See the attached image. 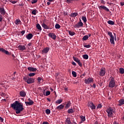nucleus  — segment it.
Here are the masks:
<instances>
[{
    "instance_id": "47",
    "label": "nucleus",
    "mask_w": 124,
    "mask_h": 124,
    "mask_svg": "<svg viewBox=\"0 0 124 124\" xmlns=\"http://www.w3.org/2000/svg\"><path fill=\"white\" fill-rule=\"evenodd\" d=\"M74 0H65V2H67V3H70L71 1H73Z\"/></svg>"
},
{
    "instance_id": "28",
    "label": "nucleus",
    "mask_w": 124,
    "mask_h": 124,
    "mask_svg": "<svg viewBox=\"0 0 124 124\" xmlns=\"http://www.w3.org/2000/svg\"><path fill=\"white\" fill-rule=\"evenodd\" d=\"M36 28L39 31H42V28H41V26H40V24H39V23L37 24Z\"/></svg>"
},
{
    "instance_id": "17",
    "label": "nucleus",
    "mask_w": 124,
    "mask_h": 124,
    "mask_svg": "<svg viewBox=\"0 0 124 124\" xmlns=\"http://www.w3.org/2000/svg\"><path fill=\"white\" fill-rule=\"evenodd\" d=\"M84 24L83 23V22H78V23H77V24H76L74 26L75 28H80V27H83Z\"/></svg>"
},
{
    "instance_id": "50",
    "label": "nucleus",
    "mask_w": 124,
    "mask_h": 124,
    "mask_svg": "<svg viewBox=\"0 0 124 124\" xmlns=\"http://www.w3.org/2000/svg\"><path fill=\"white\" fill-rule=\"evenodd\" d=\"M10 2H11L13 4H15V3H16L17 1H12L11 0H10Z\"/></svg>"
},
{
    "instance_id": "10",
    "label": "nucleus",
    "mask_w": 124,
    "mask_h": 124,
    "mask_svg": "<svg viewBox=\"0 0 124 124\" xmlns=\"http://www.w3.org/2000/svg\"><path fill=\"white\" fill-rule=\"evenodd\" d=\"M28 101L29 102H25V104L26 106H31L32 105L33 103H34V102H33V101L31 100V98L28 99Z\"/></svg>"
},
{
    "instance_id": "64",
    "label": "nucleus",
    "mask_w": 124,
    "mask_h": 124,
    "mask_svg": "<svg viewBox=\"0 0 124 124\" xmlns=\"http://www.w3.org/2000/svg\"><path fill=\"white\" fill-rule=\"evenodd\" d=\"M28 46H31V43H30L29 44H28Z\"/></svg>"
},
{
    "instance_id": "20",
    "label": "nucleus",
    "mask_w": 124,
    "mask_h": 124,
    "mask_svg": "<svg viewBox=\"0 0 124 124\" xmlns=\"http://www.w3.org/2000/svg\"><path fill=\"white\" fill-rule=\"evenodd\" d=\"M18 47V49L20 51H24V50H26V49H27V47H26L25 46L19 45Z\"/></svg>"
},
{
    "instance_id": "60",
    "label": "nucleus",
    "mask_w": 124,
    "mask_h": 124,
    "mask_svg": "<svg viewBox=\"0 0 124 124\" xmlns=\"http://www.w3.org/2000/svg\"><path fill=\"white\" fill-rule=\"evenodd\" d=\"M43 124H49V123H48L47 122H44L43 123Z\"/></svg>"
},
{
    "instance_id": "62",
    "label": "nucleus",
    "mask_w": 124,
    "mask_h": 124,
    "mask_svg": "<svg viewBox=\"0 0 124 124\" xmlns=\"http://www.w3.org/2000/svg\"><path fill=\"white\" fill-rule=\"evenodd\" d=\"M113 124H119V123H118L117 122L115 121L113 122Z\"/></svg>"
},
{
    "instance_id": "51",
    "label": "nucleus",
    "mask_w": 124,
    "mask_h": 124,
    "mask_svg": "<svg viewBox=\"0 0 124 124\" xmlns=\"http://www.w3.org/2000/svg\"><path fill=\"white\" fill-rule=\"evenodd\" d=\"M25 32H26V31H25V30L22 31L20 32V33H21L22 35H24V34H25Z\"/></svg>"
},
{
    "instance_id": "63",
    "label": "nucleus",
    "mask_w": 124,
    "mask_h": 124,
    "mask_svg": "<svg viewBox=\"0 0 124 124\" xmlns=\"http://www.w3.org/2000/svg\"><path fill=\"white\" fill-rule=\"evenodd\" d=\"M47 5H49V4H51V2H50V1L49 2H47Z\"/></svg>"
},
{
    "instance_id": "49",
    "label": "nucleus",
    "mask_w": 124,
    "mask_h": 124,
    "mask_svg": "<svg viewBox=\"0 0 124 124\" xmlns=\"http://www.w3.org/2000/svg\"><path fill=\"white\" fill-rule=\"evenodd\" d=\"M31 2L32 4H33V3H36V2H37V0H32Z\"/></svg>"
},
{
    "instance_id": "8",
    "label": "nucleus",
    "mask_w": 124,
    "mask_h": 124,
    "mask_svg": "<svg viewBox=\"0 0 124 124\" xmlns=\"http://www.w3.org/2000/svg\"><path fill=\"white\" fill-rule=\"evenodd\" d=\"M85 83L87 85L89 84H91V83H93V79L92 78H89L88 79H86L84 80Z\"/></svg>"
},
{
    "instance_id": "29",
    "label": "nucleus",
    "mask_w": 124,
    "mask_h": 124,
    "mask_svg": "<svg viewBox=\"0 0 124 124\" xmlns=\"http://www.w3.org/2000/svg\"><path fill=\"white\" fill-rule=\"evenodd\" d=\"M70 16L71 17H76V16H78V14L77 13H73L72 14H71Z\"/></svg>"
},
{
    "instance_id": "14",
    "label": "nucleus",
    "mask_w": 124,
    "mask_h": 124,
    "mask_svg": "<svg viewBox=\"0 0 124 124\" xmlns=\"http://www.w3.org/2000/svg\"><path fill=\"white\" fill-rule=\"evenodd\" d=\"M98 7L100 9H103L104 10H105V11H107V12H109L110 11V10H109L108 8H107L105 6L101 5L99 6Z\"/></svg>"
},
{
    "instance_id": "1",
    "label": "nucleus",
    "mask_w": 124,
    "mask_h": 124,
    "mask_svg": "<svg viewBox=\"0 0 124 124\" xmlns=\"http://www.w3.org/2000/svg\"><path fill=\"white\" fill-rule=\"evenodd\" d=\"M11 107L14 110H15L16 114H20L21 112L24 110L23 104L18 101H16L14 103L11 104Z\"/></svg>"
},
{
    "instance_id": "59",
    "label": "nucleus",
    "mask_w": 124,
    "mask_h": 124,
    "mask_svg": "<svg viewBox=\"0 0 124 124\" xmlns=\"http://www.w3.org/2000/svg\"><path fill=\"white\" fill-rule=\"evenodd\" d=\"M72 64H73V65H76V63L74 62H73Z\"/></svg>"
},
{
    "instance_id": "9",
    "label": "nucleus",
    "mask_w": 124,
    "mask_h": 124,
    "mask_svg": "<svg viewBox=\"0 0 124 124\" xmlns=\"http://www.w3.org/2000/svg\"><path fill=\"white\" fill-rule=\"evenodd\" d=\"M105 73H106L105 68H101L100 71H99L100 76H104V75H105Z\"/></svg>"
},
{
    "instance_id": "55",
    "label": "nucleus",
    "mask_w": 124,
    "mask_h": 124,
    "mask_svg": "<svg viewBox=\"0 0 124 124\" xmlns=\"http://www.w3.org/2000/svg\"><path fill=\"white\" fill-rule=\"evenodd\" d=\"M101 3H102L103 4H105V1L104 0H101Z\"/></svg>"
},
{
    "instance_id": "27",
    "label": "nucleus",
    "mask_w": 124,
    "mask_h": 124,
    "mask_svg": "<svg viewBox=\"0 0 124 124\" xmlns=\"http://www.w3.org/2000/svg\"><path fill=\"white\" fill-rule=\"evenodd\" d=\"M71 105V103L70 102V101H68L67 103L66 104L65 108H66L67 109L69 108V107H70Z\"/></svg>"
},
{
    "instance_id": "56",
    "label": "nucleus",
    "mask_w": 124,
    "mask_h": 124,
    "mask_svg": "<svg viewBox=\"0 0 124 124\" xmlns=\"http://www.w3.org/2000/svg\"><path fill=\"white\" fill-rule=\"evenodd\" d=\"M64 91H65V92H68V88H64Z\"/></svg>"
},
{
    "instance_id": "24",
    "label": "nucleus",
    "mask_w": 124,
    "mask_h": 124,
    "mask_svg": "<svg viewBox=\"0 0 124 124\" xmlns=\"http://www.w3.org/2000/svg\"><path fill=\"white\" fill-rule=\"evenodd\" d=\"M65 124H72L71 121H70V118H67L65 121Z\"/></svg>"
},
{
    "instance_id": "16",
    "label": "nucleus",
    "mask_w": 124,
    "mask_h": 124,
    "mask_svg": "<svg viewBox=\"0 0 124 124\" xmlns=\"http://www.w3.org/2000/svg\"><path fill=\"white\" fill-rule=\"evenodd\" d=\"M28 70H29V71H30L31 72H35V71L37 70V68H33L32 67H28Z\"/></svg>"
},
{
    "instance_id": "5",
    "label": "nucleus",
    "mask_w": 124,
    "mask_h": 124,
    "mask_svg": "<svg viewBox=\"0 0 124 124\" xmlns=\"http://www.w3.org/2000/svg\"><path fill=\"white\" fill-rule=\"evenodd\" d=\"M116 85V81L115 80V78H114L112 77H110L109 78V82L108 87L109 88H114Z\"/></svg>"
},
{
    "instance_id": "18",
    "label": "nucleus",
    "mask_w": 124,
    "mask_h": 124,
    "mask_svg": "<svg viewBox=\"0 0 124 124\" xmlns=\"http://www.w3.org/2000/svg\"><path fill=\"white\" fill-rule=\"evenodd\" d=\"M50 50V47H46L43 49V50L42 51V53L44 54H47L49 52V50Z\"/></svg>"
},
{
    "instance_id": "23",
    "label": "nucleus",
    "mask_w": 124,
    "mask_h": 124,
    "mask_svg": "<svg viewBox=\"0 0 124 124\" xmlns=\"http://www.w3.org/2000/svg\"><path fill=\"white\" fill-rule=\"evenodd\" d=\"M119 106H122V105H124V99H122L119 101Z\"/></svg>"
},
{
    "instance_id": "42",
    "label": "nucleus",
    "mask_w": 124,
    "mask_h": 124,
    "mask_svg": "<svg viewBox=\"0 0 124 124\" xmlns=\"http://www.w3.org/2000/svg\"><path fill=\"white\" fill-rule=\"evenodd\" d=\"M34 75H35V73H30L29 74L28 76H29V77H32L34 76Z\"/></svg>"
},
{
    "instance_id": "46",
    "label": "nucleus",
    "mask_w": 124,
    "mask_h": 124,
    "mask_svg": "<svg viewBox=\"0 0 124 124\" xmlns=\"http://www.w3.org/2000/svg\"><path fill=\"white\" fill-rule=\"evenodd\" d=\"M84 47L85 48H91V45H84Z\"/></svg>"
},
{
    "instance_id": "57",
    "label": "nucleus",
    "mask_w": 124,
    "mask_h": 124,
    "mask_svg": "<svg viewBox=\"0 0 124 124\" xmlns=\"http://www.w3.org/2000/svg\"><path fill=\"white\" fill-rule=\"evenodd\" d=\"M120 4H121V6H123V5H124V2H121L120 3Z\"/></svg>"
},
{
    "instance_id": "61",
    "label": "nucleus",
    "mask_w": 124,
    "mask_h": 124,
    "mask_svg": "<svg viewBox=\"0 0 124 124\" xmlns=\"http://www.w3.org/2000/svg\"><path fill=\"white\" fill-rule=\"evenodd\" d=\"M92 87H93V88H94V89H95V87H96L95 84H93Z\"/></svg>"
},
{
    "instance_id": "52",
    "label": "nucleus",
    "mask_w": 124,
    "mask_h": 124,
    "mask_svg": "<svg viewBox=\"0 0 124 124\" xmlns=\"http://www.w3.org/2000/svg\"><path fill=\"white\" fill-rule=\"evenodd\" d=\"M2 16H1V15L0 14V22H2Z\"/></svg>"
},
{
    "instance_id": "22",
    "label": "nucleus",
    "mask_w": 124,
    "mask_h": 124,
    "mask_svg": "<svg viewBox=\"0 0 124 124\" xmlns=\"http://www.w3.org/2000/svg\"><path fill=\"white\" fill-rule=\"evenodd\" d=\"M0 13L2 15H5V10H4V8H0Z\"/></svg>"
},
{
    "instance_id": "26",
    "label": "nucleus",
    "mask_w": 124,
    "mask_h": 124,
    "mask_svg": "<svg viewBox=\"0 0 124 124\" xmlns=\"http://www.w3.org/2000/svg\"><path fill=\"white\" fill-rule=\"evenodd\" d=\"M37 81H38V84H40L41 82H43V79L40 77H38L37 78Z\"/></svg>"
},
{
    "instance_id": "7",
    "label": "nucleus",
    "mask_w": 124,
    "mask_h": 124,
    "mask_svg": "<svg viewBox=\"0 0 124 124\" xmlns=\"http://www.w3.org/2000/svg\"><path fill=\"white\" fill-rule=\"evenodd\" d=\"M73 59L74 61H75V62H77V63H78V64L79 66H80V67L83 66V64H82L81 62H80V60H79V59H78V58H76L74 56L73 57Z\"/></svg>"
},
{
    "instance_id": "54",
    "label": "nucleus",
    "mask_w": 124,
    "mask_h": 124,
    "mask_svg": "<svg viewBox=\"0 0 124 124\" xmlns=\"http://www.w3.org/2000/svg\"><path fill=\"white\" fill-rule=\"evenodd\" d=\"M0 121L1 123L3 122V118H2L1 117H0Z\"/></svg>"
},
{
    "instance_id": "33",
    "label": "nucleus",
    "mask_w": 124,
    "mask_h": 124,
    "mask_svg": "<svg viewBox=\"0 0 124 124\" xmlns=\"http://www.w3.org/2000/svg\"><path fill=\"white\" fill-rule=\"evenodd\" d=\"M108 25H115V22L112 21V20H108Z\"/></svg>"
},
{
    "instance_id": "58",
    "label": "nucleus",
    "mask_w": 124,
    "mask_h": 124,
    "mask_svg": "<svg viewBox=\"0 0 124 124\" xmlns=\"http://www.w3.org/2000/svg\"><path fill=\"white\" fill-rule=\"evenodd\" d=\"M83 76H86V73H84L81 76V77H83Z\"/></svg>"
},
{
    "instance_id": "43",
    "label": "nucleus",
    "mask_w": 124,
    "mask_h": 124,
    "mask_svg": "<svg viewBox=\"0 0 124 124\" xmlns=\"http://www.w3.org/2000/svg\"><path fill=\"white\" fill-rule=\"evenodd\" d=\"M55 29H61V25L59 24H56L55 25Z\"/></svg>"
},
{
    "instance_id": "6",
    "label": "nucleus",
    "mask_w": 124,
    "mask_h": 124,
    "mask_svg": "<svg viewBox=\"0 0 124 124\" xmlns=\"http://www.w3.org/2000/svg\"><path fill=\"white\" fill-rule=\"evenodd\" d=\"M52 24H50L49 26H47V25L45 24V23H43L42 26L45 29V30H52L53 29V25Z\"/></svg>"
},
{
    "instance_id": "45",
    "label": "nucleus",
    "mask_w": 124,
    "mask_h": 124,
    "mask_svg": "<svg viewBox=\"0 0 124 124\" xmlns=\"http://www.w3.org/2000/svg\"><path fill=\"white\" fill-rule=\"evenodd\" d=\"M50 93H51V92L50 91H47L46 92V96H48V95H50Z\"/></svg>"
},
{
    "instance_id": "3",
    "label": "nucleus",
    "mask_w": 124,
    "mask_h": 124,
    "mask_svg": "<svg viewBox=\"0 0 124 124\" xmlns=\"http://www.w3.org/2000/svg\"><path fill=\"white\" fill-rule=\"evenodd\" d=\"M106 111L108 113V118H112L114 115V113H115V110L111 107L107 108Z\"/></svg>"
},
{
    "instance_id": "12",
    "label": "nucleus",
    "mask_w": 124,
    "mask_h": 124,
    "mask_svg": "<svg viewBox=\"0 0 124 124\" xmlns=\"http://www.w3.org/2000/svg\"><path fill=\"white\" fill-rule=\"evenodd\" d=\"M48 36L49 37H51L52 39L54 40H56V38H57V36H56V34L54 33H48Z\"/></svg>"
},
{
    "instance_id": "15",
    "label": "nucleus",
    "mask_w": 124,
    "mask_h": 124,
    "mask_svg": "<svg viewBox=\"0 0 124 124\" xmlns=\"http://www.w3.org/2000/svg\"><path fill=\"white\" fill-rule=\"evenodd\" d=\"M0 52H2V53H4L6 55H10V53L9 52L3 48H0Z\"/></svg>"
},
{
    "instance_id": "13",
    "label": "nucleus",
    "mask_w": 124,
    "mask_h": 124,
    "mask_svg": "<svg viewBox=\"0 0 124 124\" xmlns=\"http://www.w3.org/2000/svg\"><path fill=\"white\" fill-rule=\"evenodd\" d=\"M98 7L100 9H103L104 10H105V11H107V12H109L110 11V10H109L108 8H107L105 6L101 5L99 6Z\"/></svg>"
},
{
    "instance_id": "32",
    "label": "nucleus",
    "mask_w": 124,
    "mask_h": 124,
    "mask_svg": "<svg viewBox=\"0 0 124 124\" xmlns=\"http://www.w3.org/2000/svg\"><path fill=\"white\" fill-rule=\"evenodd\" d=\"M16 25H20V23H21V20L20 19H17L15 21Z\"/></svg>"
},
{
    "instance_id": "37",
    "label": "nucleus",
    "mask_w": 124,
    "mask_h": 124,
    "mask_svg": "<svg viewBox=\"0 0 124 124\" xmlns=\"http://www.w3.org/2000/svg\"><path fill=\"white\" fill-rule=\"evenodd\" d=\"M83 58L84 60H88L89 59V55L88 54H84L83 55Z\"/></svg>"
},
{
    "instance_id": "40",
    "label": "nucleus",
    "mask_w": 124,
    "mask_h": 124,
    "mask_svg": "<svg viewBox=\"0 0 124 124\" xmlns=\"http://www.w3.org/2000/svg\"><path fill=\"white\" fill-rule=\"evenodd\" d=\"M82 20H83L84 23H86L87 22V18L86 16H82L81 17Z\"/></svg>"
},
{
    "instance_id": "31",
    "label": "nucleus",
    "mask_w": 124,
    "mask_h": 124,
    "mask_svg": "<svg viewBox=\"0 0 124 124\" xmlns=\"http://www.w3.org/2000/svg\"><path fill=\"white\" fill-rule=\"evenodd\" d=\"M80 119H81V121L82 122V123H83V122H85V121H86V117L84 116H80Z\"/></svg>"
},
{
    "instance_id": "36",
    "label": "nucleus",
    "mask_w": 124,
    "mask_h": 124,
    "mask_svg": "<svg viewBox=\"0 0 124 124\" xmlns=\"http://www.w3.org/2000/svg\"><path fill=\"white\" fill-rule=\"evenodd\" d=\"M88 38H89V36L86 35L83 36V37L82 38V40H84V41H86V40H87Z\"/></svg>"
},
{
    "instance_id": "39",
    "label": "nucleus",
    "mask_w": 124,
    "mask_h": 124,
    "mask_svg": "<svg viewBox=\"0 0 124 124\" xmlns=\"http://www.w3.org/2000/svg\"><path fill=\"white\" fill-rule=\"evenodd\" d=\"M72 74L73 77H75V78L77 77V73L75 71H72Z\"/></svg>"
},
{
    "instance_id": "53",
    "label": "nucleus",
    "mask_w": 124,
    "mask_h": 124,
    "mask_svg": "<svg viewBox=\"0 0 124 124\" xmlns=\"http://www.w3.org/2000/svg\"><path fill=\"white\" fill-rule=\"evenodd\" d=\"M5 95H6V94L3 93H1V96H5Z\"/></svg>"
},
{
    "instance_id": "19",
    "label": "nucleus",
    "mask_w": 124,
    "mask_h": 124,
    "mask_svg": "<svg viewBox=\"0 0 124 124\" xmlns=\"http://www.w3.org/2000/svg\"><path fill=\"white\" fill-rule=\"evenodd\" d=\"M32 37H33V35L31 33L26 35V38L27 39H28V40H30V39H31Z\"/></svg>"
},
{
    "instance_id": "11",
    "label": "nucleus",
    "mask_w": 124,
    "mask_h": 124,
    "mask_svg": "<svg viewBox=\"0 0 124 124\" xmlns=\"http://www.w3.org/2000/svg\"><path fill=\"white\" fill-rule=\"evenodd\" d=\"M88 107H89L91 109L95 110L96 107L93 104V103L90 102L88 103Z\"/></svg>"
},
{
    "instance_id": "48",
    "label": "nucleus",
    "mask_w": 124,
    "mask_h": 124,
    "mask_svg": "<svg viewBox=\"0 0 124 124\" xmlns=\"http://www.w3.org/2000/svg\"><path fill=\"white\" fill-rule=\"evenodd\" d=\"M32 14H33V15H36V10H34L32 11Z\"/></svg>"
},
{
    "instance_id": "25",
    "label": "nucleus",
    "mask_w": 124,
    "mask_h": 124,
    "mask_svg": "<svg viewBox=\"0 0 124 124\" xmlns=\"http://www.w3.org/2000/svg\"><path fill=\"white\" fill-rule=\"evenodd\" d=\"M64 107V105H60V106L56 107V109L57 110H62V109H63V108Z\"/></svg>"
},
{
    "instance_id": "4",
    "label": "nucleus",
    "mask_w": 124,
    "mask_h": 124,
    "mask_svg": "<svg viewBox=\"0 0 124 124\" xmlns=\"http://www.w3.org/2000/svg\"><path fill=\"white\" fill-rule=\"evenodd\" d=\"M23 80L27 84H32L34 83V78H29V76H24L23 77Z\"/></svg>"
},
{
    "instance_id": "30",
    "label": "nucleus",
    "mask_w": 124,
    "mask_h": 124,
    "mask_svg": "<svg viewBox=\"0 0 124 124\" xmlns=\"http://www.w3.org/2000/svg\"><path fill=\"white\" fill-rule=\"evenodd\" d=\"M68 32H69V34L71 35V36H73V35H75V34H76L75 32L73 31H68Z\"/></svg>"
},
{
    "instance_id": "44",
    "label": "nucleus",
    "mask_w": 124,
    "mask_h": 124,
    "mask_svg": "<svg viewBox=\"0 0 124 124\" xmlns=\"http://www.w3.org/2000/svg\"><path fill=\"white\" fill-rule=\"evenodd\" d=\"M101 108H102V105H101V104H98L96 107L97 109H100Z\"/></svg>"
},
{
    "instance_id": "21",
    "label": "nucleus",
    "mask_w": 124,
    "mask_h": 124,
    "mask_svg": "<svg viewBox=\"0 0 124 124\" xmlns=\"http://www.w3.org/2000/svg\"><path fill=\"white\" fill-rule=\"evenodd\" d=\"M19 95L21 96V97H25L27 95V93L24 91H22L20 92Z\"/></svg>"
},
{
    "instance_id": "34",
    "label": "nucleus",
    "mask_w": 124,
    "mask_h": 124,
    "mask_svg": "<svg viewBox=\"0 0 124 124\" xmlns=\"http://www.w3.org/2000/svg\"><path fill=\"white\" fill-rule=\"evenodd\" d=\"M67 112L68 114H72L73 113H74V111H73V109L70 108L68 110Z\"/></svg>"
},
{
    "instance_id": "2",
    "label": "nucleus",
    "mask_w": 124,
    "mask_h": 124,
    "mask_svg": "<svg viewBox=\"0 0 124 124\" xmlns=\"http://www.w3.org/2000/svg\"><path fill=\"white\" fill-rule=\"evenodd\" d=\"M108 35L110 37L109 39V41L111 43V44H113V45H115V41H114V40L116 41L117 40V37L115 33H114V35L115 36V38L114 37V36H113V34H112L111 31H108Z\"/></svg>"
},
{
    "instance_id": "35",
    "label": "nucleus",
    "mask_w": 124,
    "mask_h": 124,
    "mask_svg": "<svg viewBox=\"0 0 124 124\" xmlns=\"http://www.w3.org/2000/svg\"><path fill=\"white\" fill-rule=\"evenodd\" d=\"M120 74H124V68H120L119 69Z\"/></svg>"
},
{
    "instance_id": "41",
    "label": "nucleus",
    "mask_w": 124,
    "mask_h": 124,
    "mask_svg": "<svg viewBox=\"0 0 124 124\" xmlns=\"http://www.w3.org/2000/svg\"><path fill=\"white\" fill-rule=\"evenodd\" d=\"M46 113L47 115H49L51 113V110H50V109H46Z\"/></svg>"
},
{
    "instance_id": "38",
    "label": "nucleus",
    "mask_w": 124,
    "mask_h": 124,
    "mask_svg": "<svg viewBox=\"0 0 124 124\" xmlns=\"http://www.w3.org/2000/svg\"><path fill=\"white\" fill-rule=\"evenodd\" d=\"M62 99H59L57 100L56 102L55 103L57 104H61V103H62Z\"/></svg>"
}]
</instances>
